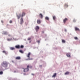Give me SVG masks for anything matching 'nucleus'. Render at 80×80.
Returning <instances> with one entry per match:
<instances>
[{
  "mask_svg": "<svg viewBox=\"0 0 80 80\" xmlns=\"http://www.w3.org/2000/svg\"><path fill=\"white\" fill-rule=\"evenodd\" d=\"M37 23L38 24H40V23H41V21H40V20L39 19L38 20H37Z\"/></svg>",
  "mask_w": 80,
  "mask_h": 80,
  "instance_id": "8",
  "label": "nucleus"
},
{
  "mask_svg": "<svg viewBox=\"0 0 80 80\" xmlns=\"http://www.w3.org/2000/svg\"><path fill=\"white\" fill-rule=\"evenodd\" d=\"M53 18L54 20H55V19H56V17L55 16H54L53 17Z\"/></svg>",
  "mask_w": 80,
  "mask_h": 80,
  "instance_id": "20",
  "label": "nucleus"
},
{
  "mask_svg": "<svg viewBox=\"0 0 80 80\" xmlns=\"http://www.w3.org/2000/svg\"><path fill=\"white\" fill-rule=\"evenodd\" d=\"M68 20V19L67 18H65L63 20V22L64 23H66V22Z\"/></svg>",
  "mask_w": 80,
  "mask_h": 80,
  "instance_id": "7",
  "label": "nucleus"
},
{
  "mask_svg": "<svg viewBox=\"0 0 80 80\" xmlns=\"http://www.w3.org/2000/svg\"><path fill=\"white\" fill-rule=\"evenodd\" d=\"M15 48H16L19 49L20 48V46L19 45H17L15 46Z\"/></svg>",
  "mask_w": 80,
  "mask_h": 80,
  "instance_id": "11",
  "label": "nucleus"
},
{
  "mask_svg": "<svg viewBox=\"0 0 80 80\" xmlns=\"http://www.w3.org/2000/svg\"><path fill=\"white\" fill-rule=\"evenodd\" d=\"M2 52H3V53H5L6 51H3Z\"/></svg>",
  "mask_w": 80,
  "mask_h": 80,
  "instance_id": "31",
  "label": "nucleus"
},
{
  "mask_svg": "<svg viewBox=\"0 0 80 80\" xmlns=\"http://www.w3.org/2000/svg\"><path fill=\"white\" fill-rule=\"evenodd\" d=\"M74 39L75 40H78V38L77 37H74Z\"/></svg>",
  "mask_w": 80,
  "mask_h": 80,
  "instance_id": "26",
  "label": "nucleus"
},
{
  "mask_svg": "<svg viewBox=\"0 0 80 80\" xmlns=\"http://www.w3.org/2000/svg\"><path fill=\"white\" fill-rule=\"evenodd\" d=\"M7 62H3L2 64V67H5V68L6 67H7Z\"/></svg>",
  "mask_w": 80,
  "mask_h": 80,
  "instance_id": "2",
  "label": "nucleus"
},
{
  "mask_svg": "<svg viewBox=\"0 0 80 80\" xmlns=\"http://www.w3.org/2000/svg\"><path fill=\"white\" fill-rule=\"evenodd\" d=\"M68 74H69V72H67L65 73V75H68Z\"/></svg>",
  "mask_w": 80,
  "mask_h": 80,
  "instance_id": "19",
  "label": "nucleus"
},
{
  "mask_svg": "<svg viewBox=\"0 0 80 80\" xmlns=\"http://www.w3.org/2000/svg\"><path fill=\"white\" fill-rule=\"evenodd\" d=\"M8 37H12V36L10 34H8Z\"/></svg>",
  "mask_w": 80,
  "mask_h": 80,
  "instance_id": "30",
  "label": "nucleus"
},
{
  "mask_svg": "<svg viewBox=\"0 0 80 80\" xmlns=\"http://www.w3.org/2000/svg\"><path fill=\"white\" fill-rule=\"evenodd\" d=\"M45 19L47 20H49V18L48 17H46Z\"/></svg>",
  "mask_w": 80,
  "mask_h": 80,
  "instance_id": "18",
  "label": "nucleus"
},
{
  "mask_svg": "<svg viewBox=\"0 0 80 80\" xmlns=\"http://www.w3.org/2000/svg\"><path fill=\"white\" fill-rule=\"evenodd\" d=\"M42 33H44V31H42Z\"/></svg>",
  "mask_w": 80,
  "mask_h": 80,
  "instance_id": "37",
  "label": "nucleus"
},
{
  "mask_svg": "<svg viewBox=\"0 0 80 80\" xmlns=\"http://www.w3.org/2000/svg\"><path fill=\"white\" fill-rule=\"evenodd\" d=\"M25 12H22V14L21 16V14H19V15H17V17H18V19H19L20 17H23V16H25Z\"/></svg>",
  "mask_w": 80,
  "mask_h": 80,
  "instance_id": "1",
  "label": "nucleus"
},
{
  "mask_svg": "<svg viewBox=\"0 0 80 80\" xmlns=\"http://www.w3.org/2000/svg\"><path fill=\"white\" fill-rule=\"evenodd\" d=\"M68 7V5H67L66 3L64 5V7L65 8H67Z\"/></svg>",
  "mask_w": 80,
  "mask_h": 80,
  "instance_id": "10",
  "label": "nucleus"
},
{
  "mask_svg": "<svg viewBox=\"0 0 80 80\" xmlns=\"http://www.w3.org/2000/svg\"><path fill=\"white\" fill-rule=\"evenodd\" d=\"M40 67L41 68H42V65H40Z\"/></svg>",
  "mask_w": 80,
  "mask_h": 80,
  "instance_id": "38",
  "label": "nucleus"
},
{
  "mask_svg": "<svg viewBox=\"0 0 80 80\" xmlns=\"http://www.w3.org/2000/svg\"><path fill=\"white\" fill-rule=\"evenodd\" d=\"M31 40V38H28V40Z\"/></svg>",
  "mask_w": 80,
  "mask_h": 80,
  "instance_id": "29",
  "label": "nucleus"
},
{
  "mask_svg": "<svg viewBox=\"0 0 80 80\" xmlns=\"http://www.w3.org/2000/svg\"><path fill=\"white\" fill-rule=\"evenodd\" d=\"M75 30L76 31H80V29L77 28H75Z\"/></svg>",
  "mask_w": 80,
  "mask_h": 80,
  "instance_id": "13",
  "label": "nucleus"
},
{
  "mask_svg": "<svg viewBox=\"0 0 80 80\" xmlns=\"http://www.w3.org/2000/svg\"><path fill=\"white\" fill-rule=\"evenodd\" d=\"M23 23V19L22 18H21L20 19V24L21 25H22Z\"/></svg>",
  "mask_w": 80,
  "mask_h": 80,
  "instance_id": "5",
  "label": "nucleus"
},
{
  "mask_svg": "<svg viewBox=\"0 0 80 80\" xmlns=\"http://www.w3.org/2000/svg\"><path fill=\"white\" fill-rule=\"evenodd\" d=\"M21 58L20 57H17L15 58V59L16 60H20Z\"/></svg>",
  "mask_w": 80,
  "mask_h": 80,
  "instance_id": "9",
  "label": "nucleus"
},
{
  "mask_svg": "<svg viewBox=\"0 0 80 80\" xmlns=\"http://www.w3.org/2000/svg\"><path fill=\"white\" fill-rule=\"evenodd\" d=\"M3 73V72L1 71L0 72V75H2Z\"/></svg>",
  "mask_w": 80,
  "mask_h": 80,
  "instance_id": "24",
  "label": "nucleus"
},
{
  "mask_svg": "<svg viewBox=\"0 0 80 80\" xmlns=\"http://www.w3.org/2000/svg\"><path fill=\"white\" fill-rule=\"evenodd\" d=\"M32 75H34V74H32Z\"/></svg>",
  "mask_w": 80,
  "mask_h": 80,
  "instance_id": "36",
  "label": "nucleus"
},
{
  "mask_svg": "<svg viewBox=\"0 0 80 80\" xmlns=\"http://www.w3.org/2000/svg\"><path fill=\"white\" fill-rule=\"evenodd\" d=\"M29 68H32V66H29Z\"/></svg>",
  "mask_w": 80,
  "mask_h": 80,
  "instance_id": "28",
  "label": "nucleus"
},
{
  "mask_svg": "<svg viewBox=\"0 0 80 80\" xmlns=\"http://www.w3.org/2000/svg\"><path fill=\"white\" fill-rule=\"evenodd\" d=\"M10 50H15V48L10 47Z\"/></svg>",
  "mask_w": 80,
  "mask_h": 80,
  "instance_id": "16",
  "label": "nucleus"
},
{
  "mask_svg": "<svg viewBox=\"0 0 80 80\" xmlns=\"http://www.w3.org/2000/svg\"><path fill=\"white\" fill-rule=\"evenodd\" d=\"M29 65H28L27 66V68L24 69V72H28V71H29Z\"/></svg>",
  "mask_w": 80,
  "mask_h": 80,
  "instance_id": "4",
  "label": "nucleus"
},
{
  "mask_svg": "<svg viewBox=\"0 0 80 80\" xmlns=\"http://www.w3.org/2000/svg\"><path fill=\"white\" fill-rule=\"evenodd\" d=\"M37 42H38V43H40V41L39 40L37 41Z\"/></svg>",
  "mask_w": 80,
  "mask_h": 80,
  "instance_id": "34",
  "label": "nucleus"
},
{
  "mask_svg": "<svg viewBox=\"0 0 80 80\" xmlns=\"http://www.w3.org/2000/svg\"><path fill=\"white\" fill-rule=\"evenodd\" d=\"M7 40L8 41H10V40H12V38H11L10 39L8 38Z\"/></svg>",
  "mask_w": 80,
  "mask_h": 80,
  "instance_id": "22",
  "label": "nucleus"
},
{
  "mask_svg": "<svg viewBox=\"0 0 80 80\" xmlns=\"http://www.w3.org/2000/svg\"><path fill=\"white\" fill-rule=\"evenodd\" d=\"M73 22H76V21L75 20H73Z\"/></svg>",
  "mask_w": 80,
  "mask_h": 80,
  "instance_id": "32",
  "label": "nucleus"
},
{
  "mask_svg": "<svg viewBox=\"0 0 80 80\" xmlns=\"http://www.w3.org/2000/svg\"><path fill=\"white\" fill-rule=\"evenodd\" d=\"M20 48H23V46L21 45L20 47Z\"/></svg>",
  "mask_w": 80,
  "mask_h": 80,
  "instance_id": "25",
  "label": "nucleus"
},
{
  "mask_svg": "<svg viewBox=\"0 0 80 80\" xmlns=\"http://www.w3.org/2000/svg\"><path fill=\"white\" fill-rule=\"evenodd\" d=\"M56 75H57V74L56 73H55L52 76V77H55Z\"/></svg>",
  "mask_w": 80,
  "mask_h": 80,
  "instance_id": "17",
  "label": "nucleus"
},
{
  "mask_svg": "<svg viewBox=\"0 0 80 80\" xmlns=\"http://www.w3.org/2000/svg\"><path fill=\"white\" fill-rule=\"evenodd\" d=\"M9 23H12V21L11 20H10L9 21Z\"/></svg>",
  "mask_w": 80,
  "mask_h": 80,
  "instance_id": "27",
  "label": "nucleus"
},
{
  "mask_svg": "<svg viewBox=\"0 0 80 80\" xmlns=\"http://www.w3.org/2000/svg\"><path fill=\"white\" fill-rule=\"evenodd\" d=\"M19 52L21 53H23V51L22 50H19Z\"/></svg>",
  "mask_w": 80,
  "mask_h": 80,
  "instance_id": "21",
  "label": "nucleus"
},
{
  "mask_svg": "<svg viewBox=\"0 0 80 80\" xmlns=\"http://www.w3.org/2000/svg\"><path fill=\"white\" fill-rule=\"evenodd\" d=\"M3 33L4 34V35H7L8 33H7V32L6 31H4L3 32Z\"/></svg>",
  "mask_w": 80,
  "mask_h": 80,
  "instance_id": "15",
  "label": "nucleus"
},
{
  "mask_svg": "<svg viewBox=\"0 0 80 80\" xmlns=\"http://www.w3.org/2000/svg\"><path fill=\"white\" fill-rule=\"evenodd\" d=\"M4 53H5L6 55H7V53L6 52H5Z\"/></svg>",
  "mask_w": 80,
  "mask_h": 80,
  "instance_id": "35",
  "label": "nucleus"
},
{
  "mask_svg": "<svg viewBox=\"0 0 80 80\" xmlns=\"http://www.w3.org/2000/svg\"><path fill=\"white\" fill-rule=\"evenodd\" d=\"M1 22L2 23H3V20L1 21Z\"/></svg>",
  "mask_w": 80,
  "mask_h": 80,
  "instance_id": "33",
  "label": "nucleus"
},
{
  "mask_svg": "<svg viewBox=\"0 0 80 80\" xmlns=\"http://www.w3.org/2000/svg\"><path fill=\"white\" fill-rule=\"evenodd\" d=\"M62 43H65V40H64L63 39L62 40Z\"/></svg>",
  "mask_w": 80,
  "mask_h": 80,
  "instance_id": "23",
  "label": "nucleus"
},
{
  "mask_svg": "<svg viewBox=\"0 0 80 80\" xmlns=\"http://www.w3.org/2000/svg\"><path fill=\"white\" fill-rule=\"evenodd\" d=\"M39 27L38 26H36L35 27V29L36 31V32H38V30H39Z\"/></svg>",
  "mask_w": 80,
  "mask_h": 80,
  "instance_id": "6",
  "label": "nucleus"
},
{
  "mask_svg": "<svg viewBox=\"0 0 80 80\" xmlns=\"http://www.w3.org/2000/svg\"><path fill=\"white\" fill-rule=\"evenodd\" d=\"M66 55H67V56L68 57H70V55L69 53H67Z\"/></svg>",
  "mask_w": 80,
  "mask_h": 80,
  "instance_id": "14",
  "label": "nucleus"
},
{
  "mask_svg": "<svg viewBox=\"0 0 80 80\" xmlns=\"http://www.w3.org/2000/svg\"><path fill=\"white\" fill-rule=\"evenodd\" d=\"M39 17H41V18H43V15H42V14H40L39 16Z\"/></svg>",
  "mask_w": 80,
  "mask_h": 80,
  "instance_id": "12",
  "label": "nucleus"
},
{
  "mask_svg": "<svg viewBox=\"0 0 80 80\" xmlns=\"http://www.w3.org/2000/svg\"><path fill=\"white\" fill-rule=\"evenodd\" d=\"M30 55H31V53L30 52H29L28 55H27V57L28 58V59H29V60H33V58H30Z\"/></svg>",
  "mask_w": 80,
  "mask_h": 80,
  "instance_id": "3",
  "label": "nucleus"
}]
</instances>
